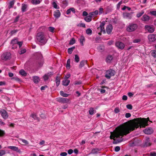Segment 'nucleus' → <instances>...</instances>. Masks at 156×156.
<instances>
[{"label": "nucleus", "mask_w": 156, "mask_h": 156, "mask_svg": "<svg viewBox=\"0 0 156 156\" xmlns=\"http://www.w3.org/2000/svg\"><path fill=\"white\" fill-rule=\"evenodd\" d=\"M150 156H156V153L155 152L151 153Z\"/></svg>", "instance_id": "64"}, {"label": "nucleus", "mask_w": 156, "mask_h": 156, "mask_svg": "<svg viewBox=\"0 0 156 156\" xmlns=\"http://www.w3.org/2000/svg\"><path fill=\"white\" fill-rule=\"evenodd\" d=\"M11 55L9 52H4L1 55V59L6 61L11 58Z\"/></svg>", "instance_id": "4"}, {"label": "nucleus", "mask_w": 156, "mask_h": 156, "mask_svg": "<svg viewBox=\"0 0 156 156\" xmlns=\"http://www.w3.org/2000/svg\"><path fill=\"white\" fill-rule=\"evenodd\" d=\"M31 2L33 4L37 5L39 4L40 2L39 0H32Z\"/></svg>", "instance_id": "36"}, {"label": "nucleus", "mask_w": 156, "mask_h": 156, "mask_svg": "<svg viewBox=\"0 0 156 156\" xmlns=\"http://www.w3.org/2000/svg\"><path fill=\"white\" fill-rule=\"evenodd\" d=\"M145 27L146 30L150 33H153L154 31V28L152 26L146 25Z\"/></svg>", "instance_id": "16"}, {"label": "nucleus", "mask_w": 156, "mask_h": 156, "mask_svg": "<svg viewBox=\"0 0 156 156\" xmlns=\"http://www.w3.org/2000/svg\"><path fill=\"white\" fill-rule=\"evenodd\" d=\"M75 48V47H72L69 48L68 50V53L69 54H71Z\"/></svg>", "instance_id": "37"}, {"label": "nucleus", "mask_w": 156, "mask_h": 156, "mask_svg": "<svg viewBox=\"0 0 156 156\" xmlns=\"http://www.w3.org/2000/svg\"><path fill=\"white\" fill-rule=\"evenodd\" d=\"M86 33L89 35H91L92 34V31L90 28L87 29L86 31Z\"/></svg>", "instance_id": "38"}, {"label": "nucleus", "mask_w": 156, "mask_h": 156, "mask_svg": "<svg viewBox=\"0 0 156 156\" xmlns=\"http://www.w3.org/2000/svg\"><path fill=\"white\" fill-rule=\"evenodd\" d=\"M5 151L4 150H1L0 151V154L1 156L5 154Z\"/></svg>", "instance_id": "52"}, {"label": "nucleus", "mask_w": 156, "mask_h": 156, "mask_svg": "<svg viewBox=\"0 0 156 156\" xmlns=\"http://www.w3.org/2000/svg\"><path fill=\"white\" fill-rule=\"evenodd\" d=\"M144 133L147 134H151L153 132V129L151 127H148L143 130Z\"/></svg>", "instance_id": "13"}, {"label": "nucleus", "mask_w": 156, "mask_h": 156, "mask_svg": "<svg viewBox=\"0 0 156 156\" xmlns=\"http://www.w3.org/2000/svg\"><path fill=\"white\" fill-rule=\"evenodd\" d=\"M55 28L53 27H48V30L49 31L51 32H53Z\"/></svg>", "instance_id": "51"}, {"label": "nucleus", "mask_w": 156, "mask_h": 156, "mask_svg": "<svg viewBox=\"0 0 156 156\" xmlns=\"http://www.w3.org/2000/svg\"><path fill=\"white\" fill-rule=\"evenodd\" d=\"M100 151L99 149L96 148L93 149L92 150L91 153L93 154H96Z\"/></svg>", "instance_id": "40"}, {"label": "nucleus", "mask_w": 156, "mask_h": 156, "mask_svg": "<svg viewBox=\"0 0 156 156\" xmlns=\"http://www.w3.org/2000/svg\"><path fill=\"white\" fill-rule=\"evenodd\" d=\"M141 41V40L140 39H136L134 40L133 41V42L134 43H138Z\"/></svg>", "instance_id": "48"}, {"label": "nucleus", "mask_w": 156, "mask_h": 156, "mask_svg": "<svg viewBox=\"0 0 156 156\" xmlns=\"http://www.w3.org/2000/svg\"><path fill=\"white\" fill-rule=\"evenodd\" d=\"M148 38L150 42H153L156 40V35L153 34H149Z\"/></svg>", "instance_id": "11"}, {"label": "nucleus", "mask_w": 156, "mask_h": 156, "mask_svg": "<svg viewBox=\"0 0 156 156\" xmlns=\"http://www.w3.org/2000/svg\"><path fill=\"white\" fill-rule=\"evenodd\" d=\"M150 13L152 15L156 16V11H151Z\"/></svg>", "instance_id": "57"}, {"label": "nucleus", "mask_w": 156, "mask_h": 156, "mask_svg": "<svg viewBox=\"0 0 156 156\" xmlns=\"http://www.w3.org/2000/svg\"><path fill=\"white\" fill-rule=\"evenodd\" d=\"M115 73V71L112 69H110L106 72L105 77L107 79H109L111 76H114Z\"/></svg>", "instance_id": "5"}, {"label": "nucleus", "mask_w": 156, "mask_h": 156, "mask_svg": "<svg viewBox=\"0 0 156 156\" xmlns=\"http://www.w3.org/2000/svg\"><path fill=\"white\" fill-rule=\"evenodd\" d=\"M26 51V50L25 48H23L19 52V54L20 55L23 54L25 53Z\"/></svg>", "instance_id": "44"}, {"label": "nucleus", "mask_w": 156, "mask_h": 156, "mask_svg": "<svg viewBox=\"0 0 156 156\" xmlns=\"http://www.w3.org/2000/svg\"><path fill=\"white\" fill-rule=\"evenodd\" d=\"M36 39L38 42L43 44H45L47 41V40L44 34L41 32H39L37 34Z\"/></svg>", "instance_id": "2"}, {"label": "nucleus", "mask_w": 156, "mask_h": 156, "mask_svg": "<svg viewBox=\"0 0 156 156\" xmlns=\"http://www.w3.org/2000/svg\"><path fill=\"white\" fill-rule=\"evenodd\" d=\"M60 155L61 156H66L67 155V153L66 152H62L60 154Z\"/></svg>", "instance_id": "61"}, {"label": "nucleus", "mask_w": 156, "mask_h": 156, "mask_svg": "<svg viewBox=\"0 0 156 156\" xmlns=\"http://www.w3.org/2000/svg\"><path fill=\"white\" fill-rule=\"evenodd\" d=\"M151 145V143L150 142V138L148 137H147L146 139L144 144L143 146L144 147H146L149 146Z\"/></svg>", "instance_id": "17"}, {"label": "nucleus", "mask_w": 156, "mask_h": 156, "mask_svg": "<svg viewBox=\"0 0 156 156\" xmlns=\"http://www.w3.org/2000/svg\"><path fill=\"white\" fill-rule=\"evenodd\" d=\"M68 154H71L73 153V150L71 149H70L68 151Z\"/></svg>", "instance_id": "63"}, {"label": "nucleus", "mask_w": 156, "mask_h": 156, "mask_svg": "<svg viewBox=\"0 0 156 156\" xmlns=\"http://www.w3.org/2000/svg\"><path fill=\"white\" fill-rule=\"evenodd\" d=\"M19 73L20 74L24 76H26L27 75V73L25 72V71L23 69H21L19 71Z\"/></svg>", "instance_id": "29"}, {"label": "nucleus", "mask_w": 156, "mask_h": 156, "mask_svg": "<svg viewBox=\"0 0 156 156\" xmlns=\"http://www.w3.org/2000/svg\"><path fill=\"white\" fill-rule=\"evenodd\" d=\"M103 9L102 8H100L99 9V12H98L99 15L101 14L103 12Z\"/></svg>", "instance_id": "53"}, {"label": "nucleus", "mask_w": 156, "mask_h": 156, "mask_svg": "<svg viewBox=\"0 0 156 156\" xmlns=\"http://www.w3.org/2000/svg\"><path fill=\"white\" fill-rule=\"evenodd\" d=\"M5 134V132L4 130L0 129V136H3Z\"/></svg>", "instance_id": "43"}, {"label": "nucleus", "mask_w": 156, "mask_h": 156, "mask_svg": "<svg viewBox=\"0 0 156 156\" xmlns=\"http://www.w3.org/2000/svg\"><path fill=\"white\" fill-rule=\"evenodd\" d=\"M53 74V73L52 72H50L48 73H47L45 74L43 76L44 80L45 81L48 80L49 78V77H50L51 76H52Z\"/></svg>", "instance_id": "14"}, {"label": "nucleus", "mask_w": 156, "mask_h": 156, "mask_svg": "<svg viewBox=\"0 0 156 156\" xmlns=\"http://www.w3.org/2000/svg\"><path fill=\"white\" fill-rule=\"evenodd\" d=\"M86 63V61L83 60L81 61L80 63V65L79 66V68H82L83 67L84 65Z\"/></svg>", "instance_id": "28"}, {"label": "nucleus", "mask_w": 156, "mask_h": 156, "mask_svg": "<svg viewBox=\"0 0 156 156\" xmlns=\"http://www.w3.org/2000/svg\"><path fill=\"white\" fill-rule=\"evenodd\" d=\"M80 42L82 46L83 45V42L85 41V38L83 36H81L79 38Z\"/></svg>", "instance_id": "26"}, {"label": "nucleus", "mask_w": 156, "mask_h": 156, "mask_svg": "<svg viewBox=\"0 0 156 156\" xmlns=\"http://www.w3.org/2000/svg\"><path fill=\"white\" fill-rule=\"evenodd\" d=\"M17 44L19 45V47L20 48L21 47V46H22V45L23 42H21V41H20V42L18 41V42Z\"/></svg>", "instance_id": "62"}, {"label": "nucleus", "mask_w": 156, "mask_h": 156, "mask_svg": "<svg viewBox=\"0 0 156 156\" xmlns=\"http://www.w3.org/2000/svg\"><path fill=\"white\" fill-rule=\"evenodd\" d=\"M131 114L130 113H126L125 114V117L127 118L130 117H131Z\"/></svg>", "instance_id": "54"}, {"label": "nucleus", "mask_w": 156, "mask_h": 156, "mask_svg": "<svg viewBox=\"0 0 156 156\" xmlns=\"http://www.w3.org/2000/svg\"><path fill=\"white\" fill-rule=\"evenodd\" d=\"M0 113L4 119H6L8 118V113L4 109H2L0 110Z\"/></svg>", "instance_id": "7"}, {"label": "nucleus", "mask_w": 156, "mask_h": 156, "mask_svg": "<svg viewBox=\"0 0 156 156\" xmlns=\"http://www.w3.org/2000/svg\"><path fill=\"white\" fill-rule=\"evenodd\" d=\"M106 21H103L100 24V25L99 27L98 28L97 31H100V32L98 33V34L101 35V33L105 34V30L104 27L105 25V24Z\"/></svg>", "instance_id": "3"}, {"label": "nucleus", "mask_w": 156, "mask_h": 156, "mask_svg": "<svg viewBox=\"0 0 156 156\" xmlns=\"http://www.w3.org/2000/svg\"><path fill=\"white\" fill-rule=\"evenodd\" d=\"M141 20L144 21H147L150 20V17L147 15H144L142 16Z\"/></svg>", "instance_id": "21"}, {"label": "nucleus", "mask_w": 156, "mask_h": 156, "mask_svg": "<svg viewBox=\"0 0 156 156\" xmlns=\"http://www.w3.org/2000/svg\"><path fill=\"white\" fill-rule=\"evenodd\" d=\"M113 59V57L111 55H108L106 59V62L107 63H110Z\"/></svg>", "instance_id": "24"}, {"label": "nucleus", "mask_w": 156, "mask_h": 156, "mask_svg": "<svg viewBox=\"0 0 156 156\" xmlns=\"http://www.w3.org/2000/svg\"><path fill=\"white\" fill-rule=\"evenodd\" d=\"M45 143V141L44 140H42L40 142L39 144L40 145H42L44 144Z\"/></svg>", "instance_id": "60"}, {"label": "nucleus", "mask_w": 156, "mask_h": 156, "mask_svg": "<svg viewBox=\"0 0 156 156\" xmlns=\"http://www.w3.org/2000/svg\"><path fill=\"white\" fill-rule=\"evenodd\" d=\"M33 80L34 83H37L40 80L39 77L37 76H33Z\"/></svg>", "instance_id": "22"}, {"label": "nucleus", "mask_w": 156, "mask_h": 156, "mask_svg": "<svg viewBox=\"0 0 156 156\" xmlns=\"http://www.w3.org/2000/svg\"><path fill=\"white\" fill-rule=\"evenodd\" d=\"M18 42V41L17 38H15L12 40L11 42V43L13 45L14 44H17Z\"/></svg>", "instance_id": "35"}, {"label": "nucleus", "mask_w": 156, "mask_h": 156, "mask_svg": "<svg viewBox=\"0 0 156 156\" xmlns=\"http://www.w3.org/2000/svg\"><path fill=\"white\" fill-rule=\"evenodd\" d=\"M27 5L24 4H23L22 5V12H25L26 11V9L27 8Z\"/></svg>", "instance_id": "30"}, {"label": "nucleus", "mask_w": 156, "mask_h": 156, "mask_svg": "<svg viewBox=\"0 0 156 156\" xmlns=\"http://www.w3.org/2000/svg\"><path fill=\"white\" fill-rule=\"evenodd\" d=\"M75 43V40L74 38H73L70 41L69 44L70 45H73Z\"/></svg>", "instance_id": "42"}, {"label": "nucleus", "mask_w": 156, "mask_h": 156, "mask_svg": "<svg viewBox=\"0 0 156 156\" xmlns=\"http://www.w3.org/2000/svg\"><path fill=\"white\" fill-rule=\"evenodd\" d=\"M6 84V82L5 81H0V86H4Z\"/></svg>", "instance_id": "59"}, {"label": "nucleus", "mask_w": 156, "mask_h": 156, "mask_svg": "<svg viewBox=\"0 0 156 156\" xmlns=\"http://www.w3.org/2000/svg\"><path fill=\"white\" fill-rule=\"evenodd\" d=\"M12 79L18 81H20V79L17 77H13L12 78Z\"/></svg>", "instance_id": "56"}, {"label": "nucleus", "mask_w": 156, "mask_h": 156, "mask_svg": "<svg viewBox=\"0 0 156 156\" xmlns=\"http://www.w3.org/2000/svg\"><path fill=\"white\" fill-rule=\"evenodd\" d=\"M53 7L55 9H59V6L58 5L55 1H53L52 3Z\"/></svg>", "instance_id": "31"}, {"label": "nucleus", "mask_w": 156, "mask_h": 156, "mask_svg": "<svg viewBox=\"0 0 156 156\" xmlns=\"http://www.w3.org/2000/svg\"><path fill=\"white\" fill-rule=\"evenodd\" d=\"M151 55H152L154 57L156 58V51L154 50L153 51L151 52Z\"/></svg>", "instance_id": "46"}, {"label": "nucleus", "mask_w": 156, "mask_h": 156, "mask_svg": "<svg viewBox=\"0 0 156 156\" xmlns=\"http://www.w3.org/2000/svg\"><path fill=\"white\" fill-rule=\"evenodd\" d=\"M94 108H90L89 111V114L90 115H93L94 113Z\"/></svg>", "instance_id": "39"}, {"label": "nucleus", "mask_w": 156, "mask_h": 156, "mask_svg": "<svg viewBox=\"0 0 156 156\" xmlns=\"http://www.w3.org/2000/svg\"><path fill=\"white\" fill-rule=\"evenodd\" d=\"M137 27V25L136 24L130 23L127 27L126 30L128 32H132L135 30Z\"/></svg>", "instance_id": "6"}, {"label": "nucleus", "mask_w": 156, "mask_h": 156, "mask_svg": "<svg viewBox=\"0 0 156 156\" xmlns=\"http://www.w3.org/2000/svg\"><path fill=\"white\" fill-rule=\"evenodd\" d=\"M98 10H96L95 11L91 12L88 15L90 16L91 18L93 17V16H95L98 15Z\"/></svg>", "instance_id": "19"}, {"label": "nucleus", "mask_w": 156, "mask_h": 156, "mask_svg": "<svg viewBox=\"0 0 156 156\" xmlns=\"http://www.w3.org/2000/svg\"><path fill=\"white\" fill-rule=\"evenodd\" d=\"M126 108L128 109L131 110L132 109V106L131 105H126Z\"/></svg>", "instance_id": "55"}, {"label": "nucleus", "mask_w": 156, "mask_h": 156, "mask_svg": "<svg viewBox=\"0 0 156 156\" xmlns=\"http://www.w3.org/2000/svg\"><path fill=\"white\" fill-rule=\"evenodd\" d=\"M61 15V13L59 10H57L54 12V16L56 18H58L60 17Z\"/></svg>", "instance_id": "18"}, {"label": "nucleus", "mask_w": 156, "mask_h": 156, "mask_svg": "<svg viewBox=\"0 0 156 156\" xmlns=\"http://www.w3.org/2000/svg\"><path fill=\"white\" fill-rule=\"evenodd\" d=\"M8 148L11 149V150L17 152H18L20 153L21 152V151L20 149H19L18 147L14 146H9L8 147Z\"/></svg>", "instance_id": "15"}, {"label": "nucleus", "mask_w": 156, "mask_h": 156, "mask_svg": "<svg viewBox=\"0 0 156 156\" xmlns=\"http://www.w3.org/2000/svg\"><path fill=\"white\" fill-rule=\"evenodd\" d=\"M80 58L77 55H75V61L76 62L78 63L79 61Z\"/></svg>", "instance_id": "41"}, {"label": "nucleus", "mask_w": 156, "mask_h": 156, "mask_svg": "<svg viewBox=\"0 0 156 156\" xmlns=\"http://www.w3.org/2000/svg\"><path fill=\"white\" fill-rule=\"evenodd\" d=\"M144 12H139L136 15V16L137 17L139 18L141 16H142V15L144 14Z\"/></svg>", "instance_id": "47"}, {"label": "nucleus", "mask_w": 156, "mask_h": 156, "mask_svg": "<svg viewBox=\"0 0 156 156\" xmlns=\"http://www.w3.org/2000/svg\"><path fill=\"white\" fill-rule=\"evenodd\" d=\"M57 101L62 103H68L69 101V100L66 98H58Z\"/></svg>", "instance_id": "10"}, {"label": "nucleus", "mask_w": 156, "mask_h": 156, "mask_svg": "<svg viewBox=\"0 0 156 156\" xmlns=\"http://www.w3.org/2000/svg\"><path fill=\"white\" fill-rule=\"evenodd\" d=\"M132 12H124L123 14V16L124 18L125 19H130L132 16Z\"/></svg>", "instance_id": "9"}, {"label": "nucleus", "mask_w": 156, "mask_h": 156, "mask_svg": "<svg viewBox=\"0 0 156 156\" xmlns=\"http://www.w3.org/2000/svg\"><path fill=\"white\" fill-rule=\"evenodd\" d=\"M70 82V80L64 79L62 81V85L64 86H67L69 84Z\"/></svg>", "instance_id": "20"}, {"label": "nucleus", "mask_w": 156, "mask_h": 156, "mask_svg": "<svg viewBox=\"0 0 156 156\" xmlns=\"http://www.w3.org/2000/svg\"><path fill=\"white\" fill-rule=\"evenodd\" d=\"M19 140L21 141L25 145H27L29 144V142L27 140L21 138L19 139Z\"/></svg>", "instance_id": "23"}, {"label": "nucleus", "mask_w": 156, "mask_h": 156, "mask_svg": "<svg viewBox=\"0 0 156 156\" xmlns=\"http://www.w3.org/2000/svg\"><path fill=\"white\" fill-rule=\"evenodd\" d=\"M113 29V26L111 24H109L106 27V31L107 33L109 34H111Z\"/></svg>", "instance_id": "12"}, {"label": "nucleus", "mask_w": 156, "mask_h": 156, "mask_svg": "<svg viewBox=\"0 0 156 156\" xmlns=\"http://www.w3.org/2000/svg\"><path fill=\"white\" fill-rule=\"evenodd\" d=\"M92 18L88 15V16H86L85 18V20L87 22H90L91 21Z\"/></svg>", "instance_id": "32"}, {"label": "nucleus", "mask_w": 156, "mask_h": 156, "mask_svg": "<svg viewBox=\"0 0 156 156\" xmlns=\"http://www.w3.org/2000/svg\"><path fill=\"white\" fill-rule=\"evenodd\" d=\"M55 82L56 86L58 87L60 84V78L58 76H57L56 77Z\"/></svg>", "instance_id": "25"}, {"label": "nucleus", "mask_w": 156, "mask_h": 156, "mask_svg": "<svg viewBox=\"0 0 156 156\" xmlns=\"http://www.w3.org/2000/svg\"><path fill=\"white\" fill-rule=\"evenodd\" d=\"M115 45L118 48L123 49L125 47L124 44L122 42L118 41L115 43Z\"/></svg>", "instance_id": "8"}, {"label": "nucleus", "mask_w": 156, "mask_h": 156, "mask_svg": "<svg viewBox=\"0 0 156 156\" xmlns=\"http://www.w3.org/2000/svg\"><path fill=\"white\" fill-rule=\"evenodd\" d=\"M15 2V0H13L12 1H11L9 2L8 6V8L9 9H11L13 7L14 4Z\"/></svg>", "instance_id": "27"}, {"label": "nucleus", "mask_w": 156, "mask_h": 156, "mask_svg": "<svg viewBox=\"0 0 156 156\" xmlns=\"http://www.w3.org/2000/svg\"><path fill=\"white\" fill-rule=\"evenodd\" d=\"M31 116L35 120H37V121H39V118L37 117L36 114H32Z\"/></svg>", "instance_id": "33"}, {"label": "nucleus", "mask_w": 156, "mask_h": 156, "mask_svg": "<svg viewBox=\"0 0 156 156\" xmlns=\"http://www.w3.org/2000/svg\"><path fill=\"white\" fill-rule=\"evenodd\" d=\"M70 76V74H68L66 75L64 77V79L68 80L67 79L69 78Z\"/></svg>", "instance_id": "50"}, {"label": "nucleus", "mask_w": 156, "mask_h": 156, "mask_svg": "<svg viewBox=\"0 0 156 156\" xmlns=\"http://www.w3.org/2000/svg\"><path fill=\"white\" fill-rule=\"evenodd\" d=\"M114 111L115 113H118L119 112L120 110L118 108L116 107L115 108Z\"/></svg>", "instance_id": "49"}, {"label": "nucleus", "mask_w": 156, "mask_h": 156, "mask_svg": "<svg viewBox=\"0 0 156 156\" xmlns=\"http://www.w3.org/2000/svg\"><path fill=\"white\" fill-rule=\"evenodd\" d=\"M60 94L63 97H67L69 96V94L64 93L62 91H61Z\"/></svg>", "instance_id": "34"}, {"label": "nucleus", "mask_w": 156, "mask_h": 156, "mask_svg": "<svg viewBox=\"0 0 156 156\" xmlns=\"http://www.w3.org/2000/svg\"><path fill=\"white\" fill-rule=\"evenodd\" d=\"M70 59H68L67 61V64H66V67L67 68H69L70 67Z\"/></svg>", "instance_id": "45"}, {"label": "nucleus", "mask_w": 156, "mask_h": 156, "mask_svg": "<svg viewBox=\"0 0 156 156\" xmlns=\"http://www.w3.org/2000/svg\"><path fill=\"white\" fill-rule=\"evenodd\" d=\"M149 120V118H145L135 119L133 122L129 125L122 127L115 131L113 134H111L110 136L111 139H113L114 144H116L122 141V136L124 135L128 134L130 132L134 130L135 128H137L142 126L144 127L148 125V122Z\"/></svg>", "instance_id": "1"}, {"label": "nucleus", "mask_w": 156, "mask_h": 156, "mask_svg": "<svg viewBox=\"0 0 156 156\" xmlns=\"http://www.w3.org/2000/svg\"><path fill=\"white\" fill-rule=\"evenodd\" d=\"M120 150V147L119 146H116L115 148V151L116 152L119 151Z\"/></svg>", "instance_id": "58"}]
</instances>
